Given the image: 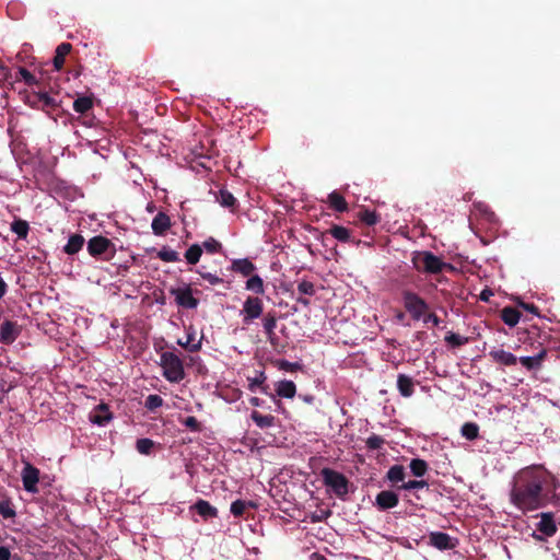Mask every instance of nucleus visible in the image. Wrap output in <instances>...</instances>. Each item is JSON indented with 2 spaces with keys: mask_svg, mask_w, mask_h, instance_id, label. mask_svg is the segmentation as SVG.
Returning <instances> with one entry per match:
<instances>
[{
  "mask_svg": "<svg viewBox=\"0 0 560 560\" xmlns=\"http://www.w3.org/2000/svg\"><path fill=\"white\" fill-rule=\"evenodd\" d=\"M19 73H20L21 78L23 79V81L25 82V84H27V85L37 84V80H36L35 75L32 74L26 68H23V67L20 68Z\"/></svg>",
  "mask_w": 560,
  "mask_h": 560,
  "instance_id": "54",
  "label": "nucleus"
},
{
  "mask_svg": "<svg viewBox=\"0 0 560 560\" xmlns=\"http://www.w3.org/2000/svg\"><path fill=\"white\" fill-rule=\"evenodd\" d=\"M11 551L7 546H0V560H10Z\"/></svg>",
  "mask_w": 560,
  "mask_h": 560,
  "instance_id": "59",
  "label": "nucleus"
},
{
  "mask_svg": "<svg viewBox=\"0 0 560 560\" xmlns=\"http://www.w3.org/2000/svg\"><path fill=\"white\" fill-rule=\"evenodd\" d=\"M161 366L163 376L171 383H179L186 376L183 361L174 352L166 351L161 354Z\"/></svg>",
  "mask_w": 560,
  "mask_h": 560,
  "instance_id": "3",
  "label": "nucleus"
},
{
  "mask_svg": "<svg viewBox=\"0 0 560 560\" xmlns=\"http://www.w3.org/2000/svg\"><path fill=\"white\" fill-rule=\"evenodd\" d=\"M43 92H34L26 97V103L32 108L40 109Z\"/></svg>",
  "mask_w": 560,
  "mask_h": 560,
  "instance_id": "50",
  "label": "nucleus"
},
{
  "mask_svg": "<svg viewBox=\"0 0 560 560\" xmlns=\"http://www.w3.org/2000/svg\"><path fill=\"white\" fill-rule=\"evenodd\" d=\"M7 290H8V285L4 282V280L0 277V299H2L4 296V294L7 293Z\"/></svg>",
  "mask_w": 560,
  "mask_h": 560,
  "instance_id": "60",
  "label": "nucleus"
},
{
  "mask_svg": "<svg viewBox=\"0 0 560 560\" xmlns=\"http://www.w3.org/2000/svg\"><path fill=\"white\" fill-rule=\"evenodd\" d=\"M197 272L200 275V277L203 280L208 281L212 285H217V284L223 283V279L218 277L214 273L206 272V271H201V270H197Z\"/></svg>",
  "mask_w": 560,
  "mask_h": 560,
  "instance_id": "53",
  "label": "nucleus"
},
{
  "mask_svg": "<svg viewBox=\"0 0 560 560\" xmlns=\"http://www.w3.org/2000/svg\"><path fill=\"white\" fill-rule=\"evenodd\" d=\"M489 357L495 362L504 366L515 365L518 361L516 355L503 349H493L489 352Z\"/></svg>",
  "mask_w": 560,
  "mask_h": 560,
  "instance_id": "16",
  "label": "nucleus"
},
{
  "mask_svg": "<svg viewBox=\"0 0 560 560\" xmlns=\"http://www.w3.org/2000/svg\"><path fill=\"white\" fill-rule=\"evenodd\" d=\"M359 219L366 225L372 226L380 222V215L376 211L364 209L360 212Z\"/></svg>",
  "mask_w": 560,
  "mask_h": 560,
  "instance_id": "42",
  "label": "nucleus"
},
{
  "mask_svg": "<svg viewBox=\"0 0 560 560\" xmlns=\"http://www.w3.org/2000/svg\"><path fill=\"white\" fill-rule=\"evenodd\" d=\"M231 270L241 273L243 277H249L256 270V266L248 258L234 259Z\"/></svg>",
  "mask_w": 560,
  "mask_h": 560,
  "instance_id": "21",
  "label": "nucleus"
},
{
  "mask_svg": "<svg viewBox=\"0 0 560 560\" xmlns=\"http://www.w3.org/2000/svg\"><path fill=\"white\" fill-rule=\"evenodd\" d=\"M184 425L188 428L192 432H200L201 431V423L198 421V419L194 416L187 417L183 421Z\"/></svg>",
  "mask_w": 560,
  "mask_h": 560,
  "instance_id": "52",
  "label": "nucleus"
},
{
  "mask_svg": "<svg viewBox=\"0 0 560 560\" xmlns=\"http://www.w3.org/2000/svg\"><path fill=\"white\" fill-rule=\"evenodd\" d=\"M277 395L282 398H293L296 393V386L292 381H281L277 386Z\"/></svg>",
  "mask_w": 560,
  "mask_h": 560,
  "instance_id": "28",
  "label": "nucleus"
},
{
  "mask_svg": "<svg viewBox=\"0 0 560 560\" xmlns=\"http://www.w3.org/2000/svg\"><path fill=\"white\" fill-rule=\"evenodd\" d=\"M245 288L256 294L265 293L264 280L258 275H250L249 279L245 283Z\"/></svg>",
  "mask_w": 560,
  "mask_h": 560,
  "instance_id": "30",
  "label": "nucleus"
},
{
  "mask_svg": "<svg viewBox=\"0 0 560 560\" xmlns=\"http://www.w3.org/2000/svg\"><path fill=\"white\" fill-rule=\"evenodd\" d=\"M152 231L155 235H164L171 228V219L164 212H159L152 221Z\"/></svg>",
  "mask_w": 560,
  "mask_h": 560,
  "instance_id": "19",
  "label": "nucleus"
},
{
  "mask_svg": "<svg viewBox=\"0 0 560 560\" xmlns=\"http://www.w3.org/2000/svg\"><path fill=\"white\" fill-rule=\"evenodd\" d=\"M386 478L393 485L405 482L406 470L402 465H393L386 472Z\"/></svg>",
  "mask_w": 560,
  "mask_h": 560,
  "instance_id": "27",
  "label": "nucleus"
},
{
  "mask_svg": "<svg viewBox=\"0 0 560 560\" xmlns=\"http://www.w3.org/2000/svg\"><path fill=\"white\" fill-rule=\"evenodd\" d=\"M28 223L24 220L18 219L11 223V231L14 232L19 238H26L28 234Z\"/></svg>",
  "mask_w": 560,
  "mask_h": 560,
  "instance_id": "35",
  "label": "nucleus"
},
{
  "mask_svg": "<svg viewBox=\"0 0 560 560\" xmlns=\"http://www.w3.org/2000/svg\"><path fill=\"white\" fill-rule=\"evenodd\" d=\"M201 247L205 248L208 253L214 254L221 249V243L210 237L202 243Z\"/></svg>",
  "mask_w": 560,
  "mask_h": 560,
  "instance_id": "49",
  "label": "nucleus"
},
{
  "mask_svg": "<svg viewBox=\"0 0 560 560\" xmlns=\"http://www.w3.org/2000/svg\"><path fill=\"white\" fill-rule=\"evenodd\" d=\"M21 475L25 491L31 493L38 492L37 483L39 481V469L32 464L26 463Z\"/></svg>",
  "mask_w": 560,
  "mask_h": 560,
  "instance_id": "9",
  "label": "nucleus"
},
{
  "mask_svg": "<svg viewBox=\"0 0 560 560\" xmlns=\"http://www.w3.org/2000/svg\"><path fill=\"white\" fill-rule=\"evenodd\" d=\"M549 476L536 467L525 469L511 490V502L524 512L544 508L548 500L544 486Z\"/></svg>",
  "mask_w": 560,
  "mask_h": 560,
  "instance_id": "1",
  "label": "nucleus"
},
{
  "mask_svg": "<svg viewBox=\"0 0 560 560\" xmlns=\"http://www.w3.org/2000/svg\"><path fill=\"white\" fill-rule=\"evenodd\" d=\"M460 433L468 441H474L479 435V425L475 422H466L462 425Z\"/></svg>",
  "mask_w": 560,
  "mask_h": 560,
  "instance_id": "34",
  "label": "nucleus"
},
{
  "mask_svg": "<svg viewBox=\"0 0 560 560\" xmlns=\"http://www.w3.org/2000/svg\"><path fill=\"white\" fill-rule=\"evenodd\" d=\"M401 295L404 307L412 319H421L429 310L428 303L420 295L409 290L402 291Z\"/></svg>",
  "mask_w": 560,
  "mask_h": 560,
  "instance_id": "5",
  "label": "nucleus"
},
{
  "mask_svg": "<svg viewBox=\"0 0 560 560\" xmlns=\"http://www.w3.org/2000/svg\"><path fill=\"white\" fill-rule=\"evenodd\" d=\"M521 312L513 306H505L501 310L500 317L505 325L514 327L521 319Z\"/></svg>",
  "mask_w": 560,
  "mask_h": 560,
  "instance_id": "24",
  "label": "nucleus"
},
{
  "mask_svg": "<svg viewBox=\"0 0 560 560\" xmlns=\"http://www.w3.org/2000/svg\"><path fill=\"white\" fill-rule=\"evenodd\" d=\"M311 560H327V558H326V557H324L323 555H319V553H316V552H315V553H313V555L311 556Z\"/></svg>",
  "mask_w": 560,
  "mask_h": 560,
  "instance_id": "62",
  "label": "nucleus"
},
{
  "mask_svg": "<svg viewBox=\"0 0 560 560\" xmlns=\"http://www.w3.org/2000/svg\"><path fill=\"white\" fill-rule=\"evenodd\" d=\"M262 326L266 335H273L277 327L276 312H268L262 319Z\"/></svg>",
  "mask_w": 560,
  "mask_h": 560,
  "instance_id": "39",
  "label": "nucleus"
},
{
  "mask_svg": "<svg viewBox=\"0 0 560 560\" xmlns=\"http://www.w3.org/2000/svg\"><path fill=\"white\" fill-rule=\"evenodd\" d=\"M113 419V413L110 412L108 406L106 404L97 405L94 410L90 413L91 422L105 425Z\"/></svg>",
  "mask_w": 560,
  "mask_h": 560,
  "instance_id": "14",
  "label": "nucleus"
},
{
  "mask_svg": "<svg viewBox=\"0 0 560 560\" xmlns=\"http://www.w3.org/2000/svg\"><path fill=\"white\" fill-rule=\"evenodd\" d=\"M21 334V327L16 322L4 320L0 327V342L3 345L13 343Z\"/></svg>",
  "mask_w": 560,
  "mask_h": 560,
  "instance_id": "10",
  "label": "nucleus"
},
{
  "mask_svg": "<svg viewBox=\"0 0 560 560\" xmlns=\"http://www.w3.org/2000/svg\"><path fill=\"white\" fill-rule=\"evenodd\" d=\"M170 293L175 298L176 304L180 307L194 310L197 308L199 304V300L192 295V289L190 285L173 288Z\"/></svg>",
  "mask_w": 560,
  "mask_h": 560,
  "instance_id": "8",
  "label": "nucleus"
},
{
  "mask_svg": "<svg viewBox=\"0 0 560 560\" xmlns=\"http://www.w3.org/2000/svg\"><path fill=\"white\" fill-rule=\"evenodd\" d=\"M279 368L281 370H284V371H290V372H295L298 369H300V364L299 363H291L289 361H285V360H281L279 362Z\"/></svg>",
  "mask_w": 560,
  "mask_h": 560,
  "instance_id": "55",
  "label": "nucleus"
},
{
  "mask_svg": "<svg viewBox=\"0 0 560 560\" xmlns=\"http://www.w3.org/2000/svg\"><path fill=\"white\" fill-rule=\"evenodd\" d=\"M365 443L369 450L375 451L383 447V445L385 444V439L382 438L381 435L372 434L366 439Z\"/></svg>",
  "mask_w": 560,
  "mask_h": 560,
  "instance_id": "47",
  "label": "nucleus"
},
{
  "mask_svg": "<svg viewBox=\"0 0 560 560\" xmlns=\"http://www.w3.org/2000/svg\"><path fill=\"white\" fill-rule=\"evenodd\" d=\"M520 306L522 308H524L525 311H527V312H529V313H532V314H534L536 316H539V310H538V307L535 304L521 302Z\"/></svg>",
  "mask_w": 560,
  "mask_h": 560,
  "instance_id": "56",
  "label": "nucleus"
},
{
  "mask_svg": "<svg viewBox=\"0 0 560 560\" xmlns=\"http://www.w3.org/2000/svg\"><path fill=\"white\" fill-rule=\"evenodd\" d=\"M71 49L72 45L70 43H61L57 46L55 57L52 60L55 70L59 71L62 69L65 65V59L67 55L70 54Z\"/></svg>",
  "mask_w": 560,
  "mask_h": 560,
  "instance_id": "23",
  "label": "nucleus"
},
{
  "mask_svg": "<svg viewBox=\"0 0 560 560\" xmlns=\"http://www.w3.org/2000/svg\"><path fill=\"white\" fill-rule=\"evenodd\" d=\"M162 405H163V398L156 394L149 395L144 402V407L150 411H154Z\"/></svg>",
  "mask_w": 560,
  "mask_h": 560,
  "instance_id": "45",
  "label": "nucleus"
},
{
  "mask_svg": "<svg viewBox=\"0 0 560 560\" xmlns=\"http://www.w3.org/2000/svg\"><path fill=\"white\" fill-rule=\"evenodd\" d=\"M215 200L224 208H228L231 212H235L236 209H237V200L236 198L233 196L232 192H230L228 189L225 188H221L217 194H215Z\"/></svg>",
  "mask_w": 560,
  "mask_h": 560,
  "instance_id": "18",
  "label": "nucleus"
},
{
  "mask_svg": "<svg viewBox=\"0 0 560 560\" xmlns=\"http://www.w3.org/2000/svg\"><path fill=\"white\" fill-rule=\"evenodd\" d=\"M298 291L301 294L310 296L314 295L316 292L314 283L308 280H302L301 282H299Z\"/></svg>",
  "mask_w": 560,
  "mask_h": 560,
  "instance_id": "48",
  "label": "nucleus"
},
{
  "mask_svg": "<svg viewBox=\"0 0 560 560\" xmlns=\"http://www.w3.org/2000/svg\"><path fill=\"white\" fill-rule=\"evenodd\" d=\"M266 380V376L264 372L260 373L258 377L255 378H248L249 385L248 388L250 392H255L256 387H260L264 393H266V388L262 386L264 381Z\"/></svg>",
  "mask_w": 560,
  "mask_h": 560,
  "instance_id": "51",
  "label": "nucleus"
},
{
  "mask_svg": "<svg viewBox=\"0 0 560 560\" xmlns=\"http://www.w3.org/2000/svg\"><path fill=\"white\" fill-rule=\"evenodd\" d=\"M296 301L305 306L310 304V301L307 299L298 298Z\"/></svg>",
  "mask_w": 560,
  "mask_h": 560,
  "instance_id": "64",
  "label": "nucleus"
},
{
  "mask_svg": "<svg viewBox=\"0 0 560 560\" xmlns=\"http://www.w3.org/2000/svg\"><path fill=\"white\" fill-rule=\"evenodd\" d=\"M491 296H493V291L489 288L483 289L479 294V299L482 302H489Z\"/></svg>",
  "mask_w": 560,
  "mask_h": 560,
  "instance_id": "57",
  "label": "nucleus"
},
{
  "mask_svg": "<svg viewBox=\"0 0 560 560\" xmlns=\"http://www.w3.org/2000/svg\"><path fill=\"white\" fill-rule=\"evenodd\" d=\"M177 343L189 352H197L201 348V341H196V330L192 326L187 329L186 340L179 339Z\"/></svg>",
  "mask_w": 560,
  "mask_h": 560,
  "instance_id": "22",
  "label": "nucleus"
},
{
  "mask_svg": "<svg viewBox=\"0 0 560 560\" xmlns=\"http://www.w3.org/2000/svg\"><path fill=\"white\" fill-rule=\"evenodd\" d=\"M399 498L397 493L390 490H383L376 494L375 505L381 511H386L398 505Z\"/></svg>",
  "mask_w": 560,
  "mask_h": 560,
  "instance_id": "11",
  "label": "nucleus"
},
{
  "mask_svg": "<svg viewBox=\"0 0 560 560\" xmlns=\"http://www.w3.org/2000/svg\"><path fill=\"white\" fill-rule=\"evenodd\" d=\"M88 252L95 258L104 255V259L108 260L115 254L116 248L109 238L97 235L89 240Z\"/></svg>",
  "mask_w": 560,
  "mask_h": 560,
  "instance_id": "6",
  "label": "nucleus"
},
{
  "mask_svg": "<svg viewBox=\"0 0 560 560\" xmlns=\"http://www.w3.org/2000/svg\"><path fill=\"white\" fill-rule=\"evenodd\" d=\"M84 245V237L80 234H72L66 246L63 247L65 253L68 255L77 254Z\"/></svg>",
  "mask_w": 560,
  "mask_h": 560,
  "instance_id": "26",
  "label": "nucleus"
},
{
  "mask_svg": "<svg viewBox=\"0 0 560 560\" xmlns=\"http://www.w3.org/2000/svg\"><path fill=\"white\" fill-rule=\"evenodd\" d=\"M540 521L536 528L546 537H552L557 533V525L553 518V513L545 512L539 514Z\"/></svg>",
  "mask_w": 560,
  "mask_h": 560,
  "instance_id": "13",
  "label": "nucleus"
},
{
  "mask_svg": "<svg viewBox=\"0 0 560 560\" xmlns=\"http://www.w3.org/2000/svg\"><path fill=\"white\" fill-rule=\"evenodd\" d=\"M429 483L428 481L421 479V480H409L407 482H402L400 486H398V489L401 490H415V489H422L428 488Z\"/></svg>",
  "mask_w": 560,
  "mask_h": 560,
  "instance_id": "46",
  "label": "nucleus"
},
{
  "mask_svg": "<svg viewBox=\"0 0 560 560\" xmlns=\"http://www.w3.org/2000/svg\"><path fill=\"white\" fill-rule=\"evenodd\" d=\"M411 261L418 271L425 273L436 275L444 269H453L452 265L444 262L440 257L428 250L413 253Z\"/></svg>",
  "mask_w": 560,
  "mask_h": 560,
  "instance_id": "2",
  "label": "nucleus"
},
{
  "mask_svg": "<svg viewBox=\"0 0 560 560\" xmlns=\"http://www.w3.org/2000/svg\"><path fill=\"white\" fill-rule=\"evenodd\" d=\"M154 446V442L150 439L143 438L137 440L136 448L140 454L149 455Z\"/></svg>",
  "mask_w": 560,
  "mask_h": 560,
  "instance_id": "44",
  "label": "nucleus"
},
{
  "mask_svg": "<svg viewBox=\"0 0 560 560\" xmlns=\"http://www.w3.org/2000/svg\"><path fill=\"white\" fill-rule=\"evenodd\" d=\"M190 510L196 511V513L205 521L218 517L219 513L215 506L211 505L203 499H199L194 505L190 506Z\"/></svg>",
  "mask_w": 560,
  "mask_h": 560,
  "instance_id": "15",
  "label": "nucleus"
},
{
  "mask_svg": "<svg viewBox=\"0 0 560 560\" xmlns=\"http://www.w3.org/2000/svg\"><path fill=\"white\" fill-rule=\"evenodd\" d=\"M202 255V247L199 244H192L185 253V258L189 265H196Z\"/></svg>",
  "mask_w": 560,
  "mask_h": 560,
  "instance_id": "36",
  "label": "nucleus"
},
{
  "mask_svg": "<svg viewBox=\"0 0 560 560\" xmlns=\"http://www.w3.org/2000/svg\"><path fill=\"white\" fill-rule=\"evenodd\" d=\"M0 515L5 520L15 517L16 512L11 500L7 499L0 501Z\"/></svg>",
  "mask_w": 560,
  "mask_h": 560,
  "instance_id": "43",
  "label": "nucleus"
},
{
  "mask_svg": "<svg viewBox=\"0 0 560 560\" xmlns=\"http://www.w3.org/2000/svg\"><path fill=\"white\" fill-rule=\"evenodd\" d=\"M547 357V350L541 348V350L533 357H521L518 361L521 364L526 368L528 371L537 370L541 366L544 360Z\"/></svg>",
  "mask_w": 560,
  "mask_h": 560,
  "instance_id": "17",
  "label": "nucleus"
},
{
  "mask_svg": "<svg viewBox=\"0 0 560 560\" xmlns=\"http://www.w3.org/2000/svg\"><path fill=\"white\" fill-rule=\"evenodd\" d=\"M93 107V100L90 96H80L73 102V109L79 114H85Z\"/></svg>",
  "mask_w": 560,
  "mask_h": 560,
  "instance_id": "33",
  "label": "nucleus"
},
{
  "mask_svg": "<svg viewBox=\"0 0 560 560\" xmlns=\"http://www.w3.org/2000/svg\"><path fill=\"white\" fill-rule=\"evenodd\" d=\"M250 404H252L253 406H257V407H258V406H260L261 400H260L259 398H257V397H253V398L250 399Z\"/></svg>",
  "mask_w": 560,
  "mask_h": 560,
  "instance_id": "63",
  "label": "nucleus"
},
{
  "mask_svg": "<svg viewBox=\"0 0 560 560\" xmlns=\"http://www.w3.org/2000/svg\"><path fill=\"white\" fill-rule=\"evenodd\" d=\"M409 468H410V471L411 474L415 476V477H423L428 469H429V465L428 463L424 460V459H421V458H412L410 464H409Z\"/></svg>",
  "mask_w": 560,
  "mask_h": 560,
  "instance_id": "31",
  "label": "nucleus"
},
{
  "mask_svg": "<svg viewBox=\"0 0 560 560\" xmlns=\"http://www.w3.org/2000/svg\"><path fill=\"white\" fill-rule=\"evenodd\" d=\"M424 323H432L434 326H439L440 318L434 313H429L425 317H422Z\"/></svg>",
  "mask_w": 560,
  "mask_h": 560,
  "instance_id": "58",
  "label": "nucleus"
},
{
  "mask_svg": "<svg viewBox=\"0 0 560 560\" xmlns=\"http://www.w3.org/2000/svg\"><path fill=\"white\" fill-rule=\"evenodd\" d=\"M252 420L256 423L260 429L270 428L275 424V417L271 415H261L260 412L254 410L250 415Z\"/></svg>",
  "mask_w": 560,
  "mask_h": 560,
  "instance_id": "29",
  "label": "nucleus"
},
{
  "mask_svg": "<svg viewBox=\"0 0 560 560\" xmlns=\"http://www.w3.org/2000/svg\"><path fill=\"white\" fill-rule=\"evenodd\" d=\"M324 485L329 488L339 499H345L349 493L350 481L348 478L331 468L325 467L320 470Z\"/></svg>",
  "mask_w": 560,
  "mask_h": 560,
  "instance_id": "4",
  "label": "nucleus"
},
{
  "mask_svg": "<svg viewBox=\"0 0 560 560\" xmlns=\"http://www.w3.org/2000/svg\"><path fill=\"white\" fill-rule=\"evenodd\" d=\"M444 340L446 343H448L453 348H458V347H462V346L468 343L467 337H464L459 334L452 332V331L446 334Z\"/></svg>",
  "mask_w": 560,
  "mask_h": 560,
  "instance_id": "41",
  "label": "nucleus"
},
{
  "mask_svg": "<svg viewBox=\"0 0 560 560\" xmlns=\"http://www.w3.org/2000/svg\"><path fill=\"white\" fill-rule=\"evenodd\" d=\"M397 389L402 397H411L415 393V382L412 377L406 374H398Z\"/></svg>",
  "mask_w": 560,
  "mask_h": 560,
  "instance_id": "20",
  "label": "nucleus"
},
{
  "mask_svg": "<svg viewBox=\"0 0 560 560\" xmlns=\"http://www.w3.org/2000/svg\"><path fill=\"white\" fill-rule=\"evenodd\" d=\"M158 257L165 262H176L180 260L178 253L166 246L158 252Z\"/></svg>",
  "mask_w": 560,
  "mask_h": 560,
  "instance_id": "40",
  "label": "nucleus"
},
{
  "mask_svg": "<svg viewBox=\"0 0 560 560\" xmlns=\"http://www.w3.org/2000/svg\"><path fill=\"white\" fill-rule=\"evenodd\" d=\"M328 202L329 207L337 212H346L348 210L345 197L336 190L328 195Z\"/></svg>",
  "mask_w": 560,
  "mask_h": 560,
  "instance_id": "25",
  "label": "nucleus"
},
{
  "mask_svg": "<svg viewBox=\"0 0 560 560\" xmlns=\"http://www.w3.org/2000/svg\"><path fill=\"white\" fill-rule=\"evenodd\" d=\"M264 313L262 300L258 296L248 295L244 303L241 314L243 315V323L249 325L255 319L259 318Z\"/></svg>",
  "mask_w": 560,
  "mask_h": 560,
  "instance_id": "7",
  "label": "nucleus"
},
{
  "mask_svg": "<svg viewBox=\"0 0 560 560\" xmlns=\"http://www.w3.org/2000/svg\"><path fill=\"white\" fill-rule=\"evenodd\" d=\"M267 336V339L268 341L270 342L271 346L276 347L277 343H278V336L276 335V332H273V335H266Z\"/></svg>",
  "mask_w": 560,
  "mask_h": 560,
  "instance_id": "61",
  "label": "nucleus"
},
{
  "mask_svg": "<svg viewBox=\"0 0 560 560\" xmlns=\"http://www.w3.org/2000/svg\"><path fill=\"white\" fill-rule=\"evenodd\" d=\"M430 545L435 547L439 550H451L456 547V542H454L453 538L443 532H432L429 535Z\"/></svg>",
  "mask_w": 560,
  "mask_h": 560,
  "instance_id": "12",
  "label": "nucleus"
},
{
  "mask_svg": "<svg viewBox=\"0 0 560 560\" xmlns=\"http://www.w3.org/2000/svg\"><path fill=\"white\" fill-rule=\"evenodd\" d=\"M59 102L51 97L48 93L43 92L42 94V104H40V110L50 114V110H54L59 107Z\"/></svg>",
  "mask_w": 560,
  "mask_h": 560,
  "instance_id": "38",
  "label": "nucleus"
},
{
  "mask_svg": "<svg viewBox=\"0 0 560 560\" xmlns=\"http://www.w3.org/2000/svg\"><path fill=\"white\" fill-rule=\"evenodd\" d=\"M255 506L256 505L252 501L236 500L232 502L230 511L235 517H241L248 508Z\"/></svg>",
  "mask_w": 560,
  "mask_h": 560,
  "instance_id": "32",
  "label": "nucleus"
},
{
  "mask_svg": "<svg viewBox=\"0 0 560 560\" xmlns=\"http://www.w3.org/2000/svg\"><path fill=\"white\" fill-rule=\"evenodd\" d=\"M328 233L335 237L336 240L340 241V242H349L350 241V231L345 228V226H341V225H332L329 230H328Z\"/></svg>",
  "mask_w": 560,
  "mask_h": 560,
  "instance_id": "37",
  "label": "nucleus"
}]
</instances>
